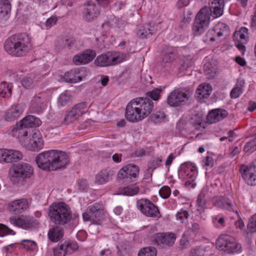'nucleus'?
I'll return each instance as SVG.
<instances>
[{
  "label": "nucleus",
  "instance_id": "1",
  "mask_svg": "<svg viewBox=\"0 0 256 256\" xmlns=\"http://www.w3.org/2000/svg\"><path fill=\"white\" fill-rule=\"evenodd\" d=\"M224 6V0H209V7L202 8L196 16L192 31L196 36L204 32L208 27L210 16L217 18L223 14Z\"/></svg>",
  "mask_w": 256,
  "mask_h": 256
},
{
  "label": "nucleus",
  "instance_id": "2",
  "mask_svg": "<svg viewBox=\"0 0 256 256\" xmlns=\"http://www.w3.org/2000/svg\"><path fill=\"white\" fill-rule=\"evenodd\" d=\"M38 168L44 170H55L65 168L69 162L66 154L58 150H50L38 154L35 160Z\"/></svg>",
  "mask_w": 256,
  "mask_h": 256
},
{
  "label": "nucleus",
  "instance_id": "3",
  "mask_svg": "<svg viewBox=\"0 0 256 256\" xmlns=\"http://www.w3.org/2000/svg\"><path fill=\"white\" fill-rule=\"evenodd\" d=\"M154 108V103L148 98L139 97L132 100L126 109V118L134 122L142 120L148 116Z\"/></svg>",
  "mask_w": 256,
  "mask_h": 256
},
{
  "label": "nucleus",
  "instance_id": "4",
  "mask_svg": "<svg viewBox=\"0 0 256 256\" xmlns=\"http://www.w3.org/2000/svg\"><path fill=\"white\" fill-rule=\"evenodd\" d=\"M30 38L26 33L14 34L4 42L6 51L14 56H22L26 54L31 48Z\"/></svg>",
  "mask_w": 256,
  "mask_h": 256
},
{
  "label": "nucleus",
  "instance_id": "5",
  "mask_svg": "<svg viewBox=\"0 0 256 256\" xmlns=\"http://www.w3.org/2000/svg\"><path fill=\"white\" fill-rule=\"evenodd\" d=\"M48 215L57 225H64L72 219V212L68 205L63 202L52 204L49 208Z\"/></svg>",
  "mask_w": 256,
  "mask_h": 256
},
{
  "label": "nucleus",
  "instance_id": "6",
  "mask_svg": "<svg viewBox=\"0 0 256 256\" xmlns=\"http://www.w3.org/2000/svg\"><path fill=\"white\" fill-rule=\"evenodd\" d=\"M12 170L10 180L14 184L18 186L24 185L27 180L30 178L34 173L32 166L24 162L14 165Z\"/></svg>",
  "mask_w": 256,
  "mask_h": 256
},
{
  "label": "nucleus",
  "instance_id": "7",
  "mask_svg": "<svg viewBox=\"0 0 256 256\" xmlns=\"http://www.w3.org/2000/svg\"><path fill=\"white\" fill-rule=\"evenodd\" d=\"M126 55L118 52H108L98 56L94 64L98 66H108L120 63L124 60Z\"/></svg>",
  "mask_w": 256,
  "mask_h": 256
},
{
  "label": "nucleus",
  "instance_id": "8",
  "mask_svg": "<svg viewBox=\"0 0 256 256\" xmlns=\"http://www.w3.org/2000/svg\"><path fill=\"white\" fill-rule=\"evenodd\" d=\"M216 246L220 250H224L228 253L237 252L240 248L234 238L228 234L220 235L216 240Z\"/></svg>",
  "mask_w": 256,
  "mask_h": 256
},
{
  "label": "nucleus",
  "instance_id": "9",
  "mask_svg": "<svg viewBox=\"0 0 256 256\" xmlns=\"http://www.w3.org/2000/svg\"><path fill=\"white\" fill-rule=\"evenodd\" d=\"M104 215L103 206L102 204L95 203L90 206L86 212L82 214V218L84 222H90L93 224H100L99 221Z\"/></svg>",
  "mask_w": 256,
  "mask_h": 256
},
{
  "label": "nucleus",
  "instance_id": "10",
  "mask_svg": "<svg viewBox=\"0 0 256 256\" xmlns=\"http://www.w3.org/2000/svg\"><path fill=\"white\" fill-rule=\"evenodd\" d=\"M139 172L138 166L129 164L122 168L118 174V178L126 182H135Z\"/></svg>",
  "mask_w": 256,
  "mask_h": 256
},
{
  "label": "nucleus",
  "instance_id": "11",
  "mask_svg": "<svg viewBox=\"0 0 256 256\" xmlns=\"http://www.w3.org/2000/svg\"><path fill=\"white\" fill-rule=\"evenodd\" d=\"M138 208L146 216L159 218L161 216L158 208L150 200L141 199L137 201Z\"/></svg>",
  "mask_w": 256,
  "mask_h": 256
},
{
  "label": "nucleus",
  "instance_id": "12",
  "mask_svg": "<svg viewBox=\"0 0 256 256\" xmlns=\"http://www.w3.org/2000/svg\"><path fill=\"white\" fill-rule=\"evenodd\" d=\"M176 236L174 233H157L153 236L154 244L161 247L172 246L175 242Z\"/></svg>",
  "mask_w": 256,
  "mask_h": 256
},
{
  "label": "nucleus",
  "instance_id": "13",
  "mask_svg": "<svg viewBox=\"0 0 256 256\" xmlns=\"http://www.w3.org/2000/svg\"><path fill=\"white\" fill-rule=\"evenodd\" d=\"M189 99L188 94L176 90L172 92L167 98V103L172 106H178L184 104Z\"/></svg>",
  "mask_w": 256,
  "mask_h": 256
},
{
  "label": "nucleus",
  "instance_id": "14",
  "mask_svg": "<svg viewBox=\"0 0 256 256\" xmlns=\"http://www.w3.org/2000/svg\"><path fill=\"white\" fill-rule=\"evenodd\" d=\"M10 222L14 226L26 230L38 224V221L34 218L26 216H22L18 218L12 217L10 218Z\"/></svg>",
  "mask_w": 256,
  "mask_h": 256
},
{
  "label": "nucleus",
  "instance_id": "15",
  "mask_svg": "<svg viewBox=\"0 0 256 256\" xmlns=\"http://www.w3.org/2000/svg\"><path fill=\"white\" fill-rule=\"evenodd\" d=\"M240 172L244 180L250 186L256 185V166L242 165Z\"/></svg>",
  "mask_w": 256,
  "mask_h": 256
},
{
  "label": "nucleus",
  "instance_id": "16",
  "mask_svg": "<svg viewBox=\"0 0 256 256\" xmlns=\"http://www.w3.org/2000/svg\"><path fill=\"white\" fill-rule=\"evenodd\" d=\"M46 100L44 93L36 94L30 102V110L32 112L40 114L46 108Z\"/></svg>",
  "mask_w": 256,
  "mask_h": 256
},
{
  "label": "nucleus",
  "instance_id": "17",
  "mask_svg": "<svg viewBox=\"0 0 256 256\" xmlns=\"http://www.w3.org/2000/svg\"><path fill=\"white\" fill-rule=\"evenodd\" d=\"M28 207V203L26 198H22L12 202L8 205L7 208L9 212L14 214H20Z\"/></svg>",
  "mask_w": 256,
  "mask_h": 256
},
{
  "label": "nucleus",
  "instance_id": "18",
  "mask_svg": "<svg viewBox=\"0 0 256 256\" xmlns=\"http://www.w3.org/2000/svg\"><path fill=\"white\" fill-rule=\"evenodd\" d=\"M24 109V105L23 104H16L13 105L6 112V120L8 122L14 120L22 113Z\"/></svg>",
  "mask_w": 256,
  "mask_h": 256
},
{
  "label": "nucleus",
  "instance_id": "19",
  "mask_svg": "<svg viewBox=\"0 0 256 256\" xmlns=\"http://www.w3.org/2000/svg\"><path fill=\"white\" fill-rule=\"evenodd\" d=\"M228 114V113L225 110L215 109L208 113L207 120L210 124L215 123L226 118Z\"/></svg>",
  "mask_w": 256,
  "mask_h": 256
},
{
  "label": "nucleus",
  "instance_id": "20",
  "mask_svg": "<svg viewBox=\"0 0 256 256\" xmlns=\"http://www.w3.org/2000/svg\"><path fill=\"white\" fill-rule=\"evenodd\" d=\"M212 203L216 207L228 210H233V204L230 200L222 196H214L212 199Z\"/></svg>",
  "mask_w": 256,
  "mask_h": 256
},
{
  "label": "nucleus",
  "instance_id": "21",
  "mask_svg": "<svg viewBox=\"0 0 256 256\" xmlns=\"http://www.w3.org/2000/svg\"><path fill=\"white\" fill-rule=\"evenodd\" d=\"M176 56V50L172 48H168L164 50L162 52V67H166L174 62Z\"/></svg>",
  "mask_w": 256,
  "mask_h": 256
},
{
  "label": "nucleus",
  "instance_id": "22",
  "mask_svg": "<svg viewBox=\"0 0 256 256\" xmlns=\"http://www.w3.org/2000/svg\"><path fill=\"white\" fill-rule=\"evenodd\" d=\"M80 73V70L79 68L72 70L64 74V78L67 82L76 83L82 80V76Z\"/></svg>",
  "mask_w": 256,
  "mask_h": 256
},
{
  "label": "nucleus",
  "instance_id": "23",
  "mask_svg": "<svg viewBox=\"0 0 256 256\" xmlns=\"http://www.w3.org/2000/svg\"><path fill=\"white\" fill-rule=\"evenodd\" d=\"M31 149L34 151L41 150L44 146V141L39 131L34 132L30 138Z\"/></svg>",
  "mask_w": 256,
  "mask_h": 256
},
{
  "label": "nucleus",
  "instance_id": "24",
  "mask_svg": "<svg viewBox=\"0 0 256 256\" xmlns=\"http://www.w3.org/2000/svg\"><path fill=\"white\" fill-rule=\"evenodd\" d=\"M212 91V88L210 84H202L196 90V96L200 100L207 98L210 96Z\"/></svg>",
  "mask_w": 256,
  "mask_h": 256
},
{
  "label": "nucleus",
  "instance_id": "25",
  "mask_svg": "<svg viewBox=\"0 0 256 256\" xmlns=\"http://www.w3.org/2000/svg\"><path fill=\"white\" fill-rule=\"evenodd\" d=\"M84 18L90 21L100 14V11L96 6L88 2L87 7L84 10Z\"/></svg>",
  "mask_w": 256,
  "mask_h": 256
},
{
  "label": "nucleus",
  "instance_id": "26",
  "mask_svg": "<svg viewBox=\"0 0 256 256\" xmlns=\"http://www.w3.org/2000/svg\"><path fill=\"white\" fill-rule=\"evenodd\" d=\"M63 228L58 226L50 228L48 232L49 239L53 242H58L63 237Z\"/></svg>",
  "mask_w": 256,
  "mask_h": 256
},
{
  "label": "nucleus",
  "instance_id": "27",
  "mask_svg": "<svg viewBox=\"0 0 256 256\" xmlns=\"http://www.w3.org/2000/svg\"><path fill=\"white\" fill-rule=\"evenodd\" d=\"M112 176L111 170L106 169L101 170L96 176V182L100 184H104L108 182Z\"/></svg>",
  "mask_w": 256,
  "mask_h": 256
},
{
  "label": "nucleus",
  "instance_id": "28",
  "mask_svg": "<svg viewBox=\"0 0 256 256\" xmlns=\"http://www.w3.org/2000/svg\"><path fill=\"white\" fill-rule=\"evenodd\" d=\"M21 84L25 88H31L37 84L38 80L36 76L32 74L24 77L21 80Z\"/></svg>",
  "mask_w": 256,
  "mask_h": 256
},
{
  "label": "nucleus",
  "instance_id": "29",
  "mask_svg": "<svg viewBox=\"0 0 256 256\" xmlns=\"http://www.w3.org/2000/svg\"><path fill=\"white\" fill-rule=\"evenodd\" d=\"M248 36V29L242 27L238 30L236 31L233 34V40L238 42H244Z\"/></svg>",
  "mask_w": 256,
  "mask_h": 256
},
{
  "label": "nucleus",
  "instance_id": "30",
  "mask_svg": "<svg viewBox=\"0 0 256 256\" xmlns=\"http://www.w3.org/2000/svg\"><path fill=\"white\" fill-rule=\"evenodd\" d=\"M7 163L16 162L22 158V154L19 150L7 149Z\"/></svg>",
  "mask_w": 256,
  "mask_h": 256
},
{
  "label": "nucleus",
  "instance_id": "31",
  "mask_svg": "<svg viewBox=\"0 0 256 256\" xmlns=\"http://www.w3.org/2000/svg\"><path fill=\"white\" fill-rule=\"evenodd\" d=\"M154 32V30L151 28V26L149 24H146L143 26L139 27L138 32V34L142 38H146L151 36Z\"/></svg>",
  "mask_w": 256,
  "mask_h": 256
},
{
  "label": "nucleus",
  "instance_id": "32",
  "mask_svg": "<svg viewBox=\"0 0 256 256\" xmlns=\"http://www.w3.org/2000/svg\"><path fill=\"white\" fill-rule=\"evenodd\" d=\"M34 116H28L24 118L18 123L16 124V126L24 127V128H29L34 126Z\"/></svg>",
  "mask_w": 256,
  "mask_h": 256
},
{
  "label": "nucleus",
  "instance_id": "33",
  "mask_svg": "<svg viewBox=\"0 0 256 256\" xmlns=\"http://www.w3.org/2000/svg\"><path fill=\"white\" fill-rule=\"evenodd\" d=\"M244 80L238 81V84L234 88L230 93V97L232 98H236L240 96L242 92V88L244 86Z\"/></svg>",
  "mask_w": 256,
  "mask_h": 256
},
{
  "label": "nucleus",
  "instance_id": "34",
  "mask_svg": "<svg viewBox=\"0 0 256 256\" xmlns=\"http://www.w3.org/2000/svg\"><path fill=\"white\" fill-rule=\"evenodd\" d=\"M206 200L205 194L204 192H201L198 196L196 202V206H198V211L200 214L204 212L206 208Z\"/></svg>",
  "mask_w": 256,
  "mask_h": 256
},
{
  "label": "nucleus",
  "instance_id": "35",
  "mask_svg": "<svg viewBox=\"0 0 256 256\" xmlns=\"http://www.w3.org/2000/svg\"><path fill=\"white\" fill-rule=\"evenodd\" d=\"M216 30L218 31L217 37L220 38L222 36H228L229 34L230 29L226 24L222 22H218L216 25Z\"/></svg>",
  "mask_w": 256,
  "mask_h": 256
},
{
  "label": "nucleus",
  "instance_id": "36",
  "mask_svg": "<svg viewBox=\"0 0 256 256\" xmlns=\"http://www.w3.org/2000/svg\"><path fill=\"white\" fill-rule=\"evenodd\" d=\"M86 108V104L85 102H82L76 104L72 108V111L79 118L83 114L85 113Z\"/></svg>",
  "mask_w": 256,
  "mask_h": 256
},
{
  "label": "nucleus",
  "instance_id": "37",
  "mask_svg": "<svg viewBox=\"0 0 256 256\" xmlns=\"http://www.w3.org/2000/svg\"><path fill=\"white\" fill-rule=\"evenodd\" d=\"M0 95L3 98H9L12 95V86L6 84V82H2L0 84Z\"/></svg>",
  "mask_w": 256,
  "mask_h": 256
},
{
  "label": "nucleus",
  "instance_id": "38",
  "mask_svg": "<svg viewBox=\"0 0 256 256\" xmlns=\"http://www.w3.org/2000/svg\"><path fill=\"white\" fill-rule=\"evenodd\" d=\"M71 103L70 96L62 93L58 98V107H62L69 105Z\"/></svg>",
  "mask_w": 256,
  "mask_h": 256
},
{
  "label": "nucleus",
  "instance_id": "39",
  "mask_svg": "<svg viewBox=\"0 0 256 256\" xmlns=\"http://www.w3.org/2000/svg\"><path fill=\"white\" fill-rule=\"evenodd\" d=\"M157 251L156 248L152 246L144 248L140 250L138 256H156Z\"/></svg>",
  "mask_w": 256,
  "mask_h": 256
},
{
  "label": "nucleus",
  "instance_id": "40",
  "mask_svg": "<svg viewBox=\"0 0 256 256\" xmlns=\"http://www.w3.org/2000/svg\"><path fill=\"white\" fill-rule=\"evenodd\" d=\"M62 245L63 246V248L66 252V254H72L78 248V245L76 242H65L64 244H62Z\"/></svg>",
  "mask_w": 256,
  "mask_h": 256
},
{
  "label": "nucleus",
  "instance_id": "41",
  "mask_svg": "<svg viewBox=\"0 0 256 256\" xmlns=\"http://www.w3.org/2000/svg\"><path fill=\"white\" fill-rule=\"evenodd\" d=\"M204 70L205 74L208 78H214L216 75V70L212 67L210 63H207L204 66Z\"/></svg>",
  "mask_w": 256,
  "mask_h": 256
},
{
  "label": "nucleus",
  "instance_id": "42",
  "mask_svg": "<svg viewBox=\"0 0 256 256\" xmlns=\"http://www.w3.org/2000/svg\"><path fill=\"white\" fill-rule=\"evenodd\" d=\"M20 244L23 247L29 250H34L36 246V244L34 241L30 240H23L21 241Z\"/></svg>",
  "mask_w": 256,
  "mask_h": 256
},
{
  "label": "nucleus",
  "instance_id": "43",
  "mask_svg": "<svg viewBox=\"0 0 256 256\" xmlns=\"http://www.w3.org/2000/svg\"><path fill=\"white\" fill-rule=\"evenodd\" d=\"M247 228L250 233L256 232V214L250 219Z\"/></svg>",
  "mask_w": 256,
  "mask_h": 256
},
{
  "label": "nucleus",
  "instance_id": "44",
  "mask_svg": "<svg viewBox=\"0 0 256 256\" xmlns=\"http://www.w3.org/2000/svg\"><path fill=\"white\" fill-rule=\"evenodd\" d=\"M139 188L136 186H128L124 188V194L126 196H133L138 193Z\"/></svg>",
  "mask_w": 256,
  "mask_h": 256
},
{
  "label": "nucleus",
  "instance_id": "45",
  "mask_svg": "<svg viewBox=\"0 0 256 256\" xmlns=\"http://www.w3.org/2000/svg\"><path fill=\"white\" fill-rule=\"evenodd\" d=\"M255 150H256V137L247 142L244 148V151L245 152H254Z\"/></svg>",
  "mask_w": 256,
  "mask_h": 256
},
{
  "label": "nucleus",
  "instance_id": "46",
  "mask_svg": "<svg viewBox=\"0 0 256 256\" xmlns=\"http://www.w3.org/2000/svg\"><path fill=\"white\" fill-rule=\"evenodd\" d=\"M206 252L205 248L202 246H196L190 251L192 256H204Z\"/></svg>",
  "mask_w": 256,
  "mask_h": 256
},
{
  "label": "nucleus",
  "instance_id": "47",
  "mask_svg": "<svg viewBox=\"0 0 256 256\" xmlns=\"http://www.w3.org/2000/svg\"><path fill=\"white\" fill-rule=\"evenodd\" d=\"M166 117V115L164 112H158L155 114H153L150 118L152 122L155 123L160 122L163 120Z\"/></svg>",
  "mask_w": 256,
  "mask_h": 256
},
{
  "label": "nucleus",
  "instance_id": "48",
  "mask_svg": "<svg viewBox=\"0 0 256 256\" xmlns=\"http://www.w3.org/2000/svg\"><path fill=\"white\" fill-rule=\"evenodd\" d=\"M162 90L159 88H156L151 92L146 93V95L154 100H158L160 98V93Z\"/></svg>",
  "mask_w": 256,
  "mask_h": 256
},
{
  "label": "nucleus",
  "instance_id": "49",
  "mask_svg": "<svg viewBox=\"0 0 256 256\" xmlns=\"http://www.w3.org/2000/svg\"><path fill=\"white\" fill-rule=\"evenodd\" d=\"M86 59L82 53L80 54L74 56L73 62L76 65L86 64H88V61H86Z\"/></svg>",
  "mask_w": 256,
  "mask_h": 256
},
{
  "label": "nucleus",
  "instance_id": "50",
  "mask_svg": "<svg viewBox=\"0 0 256 256\" xmlns=\"http://www.w3.org/2000/svg\"><path fill=\"white\" fill-rule=\"evenodd\" d=\"M78 118V117L71 110L66 115L64 120L66 124H68L76 120Z\"/></svg>",
  "mask_w": 256,
  "mask_h": 256
},
{
  "label": "nucleus",
  "instance_id": "51",
  "mask_svg": "<svg viewBox=\"0 0 256 256\" xmlns=\"http://www.w3.org/2000/svg\"><path fill=\"white\" fill-rule=\"evenodd\" d=\"M82 54L86 58V60L88 61V64L92 61L96 56L95 51L90 49L85 50Z\"/></svg>",
  "mask_w": 256,
  "mask_h": 256
},
{
  "label": "nucleus",
  "instance_id": "52",
  "mask_svg": "<svg viewBox=\"0 0 256 256\" xmlns=\"http://www.w3.org/2000/svg\"><path fill=\"white\" fill-rule=\"evenodd\" d=\"M13 230L8 228L6 226L0 224V236H4L8 234H14Z\"/></svg>",
  "mask_w": 256,
  "mask_h": 256
},
{
  "label": "nucleus",
  "instance_id": "53",
  "mask_svg": "<svg viewBox=\"0 0 256 256\" xmlns=\"http://www.w3.org/2000/svg\"><path fill=\"white\" fill-rule=\"evenodd\" d=\"M170 193V189L168 186H164L159 190L160 196L164 199L168 198Z\"/></svg>",
  "mask_w": 256,
  "mask_h": 256
},
{
  "label": "nucleus",
  "instance_id": "54",
  "mask_svg": "<svg viewBox=\"0 0 256 256\" xmlns=\"http://www.w3.org/2000/svg\"><path fill=\"white\" fill-rule=\"evenodd\" d=\"M3 6L1 7L0 13L8 14L11 10V4L8 0H2Z\"/></svg>",
  "mask_w": 256,
  "mask_h": 256
},
{
  "label": "nucleus",
  "instance_id": "55",
  "mask_svg": "<svg viewBox=\"0 0 256 256\" xmlns=\"http://www.w3.org/2000/svg\"><path fill=\"white\" fill-rule=\"evenodd\" d=\"M28 128H24V127H18L16 126V124L14 126L12 130L18 132V137L22 138L28 135V132L27 130Z\"/></svg>",
  "mask_w": 256,
  "mask_h": 256
},
{
  "label": "nucleus",
  "instance_id": "56",
  "mask_svg": "<svg viewBox=\"0 0 256 256\" xmlns=\"http://www.w3.org/2000/svg\"><path fill=\"white\" fill-rule=\"evenodd\" d=\"M54 254V256H65L66 252L63 248L62 244L58 245L57 247L53 249Z\"/></svg>",
  "mask_w": 256,
  "mask_h": 256
},
{
  "label": "nucleus",
  "instance_id": "57",
  "mask_svg": "<svg viewBox=\"0 0 256 256\" xmlns=\"http://www.w3.org/2000/svg\"><path fill=\"white\" fill-rule=\"evenodd\" d=\"M202 118L198 114H196L190 118V122L195 126L201 125Z\"/></svg>",
  "mask_w": 256,
  "mask_h": 256
},
{
  "label": "nucleus",
  "instance_id": "58",
  "mask_svg": "<svg viewBox=\"0 0 256 256\" xmlns=\"http://www.w3.org/2000/svg\"><path fill=\"white\" fill-rule=\"evenodd\" d=\"M189 216V214L186 210H182L176 214V217L178 220H179L180 222H183L184 218H188Z\"/></svg>",
  "mask_w": 256,
  "mask_h": 256
},
{
  "label": "nucleus",
  "instance_id": "59",
  "mask_svg": "<svg viewBox=\"0 0 256 256\" xmlns=\"http://www.w3.org/2000/svg\"><path fill=\"white\" fill-rule=\"evenodd\" d=\"M162 161V160L161 158H154L150 164V165L148 166L149 169H152V170L155 169L157 166H158L160 165Z\"/></svg>",
  "mask_w": 256,
  "mask_h": 256
},
{
  "label": "nucleus",
  "instance_id": "60",
  "mask_svg": "<svg viewBox=\"0 0 256 256\" xmlns=\"http://www.w3.org/2000/svg\"><path fill=\"white\" fill-rule=\"evenodd\" d=\"M58 19L56 16H51L48 18L46 22V26L48 28H51L56 24Z\"/></svg>",
  "mask_w": 256,
  "mask_h": 256
},
{
  "label": "nucleus",
  "instance_id": "61",
  "mask_svg": "<svg viewBox=\"0 0 256 256\" xmlns=\"http://www.w3.org/2000/svg\"><path fill=\"white\" fill-rule=\"evenodd\" d=\"M7 149H0V162L7 163Z\"/></svg>",
  "mask_w": 256,
  "mask_h": 256
},
{
  "label": "nucleus",
  "instance_id": "62",
  "mask_svg": "<svg viewBox=\"0 0 256 256\" xmlns=\"http://www.w3.org/2000/svg\"><path fill=\"white\" fill-rule=\"evenodd\" d=\"M192 14V12L190 11H188L186 14L184 12V13L183 17L181 20V22L184 24L189 23L192 20V18L190 16Z\"/></svg>",
  "mask_w": 256,
  "mask_h": 256
},
{
  "label": "nucleus",
  "instance_id": "63",
  "mask_svg": "<svg viewBox=\"0 0 256 256\" xmlns=\"http://www.w3.org/2000/svg\"><path fill=\"white\" fill-rule=\"evenodd\" d=\"M214 32L210 29L208 30V32L206 34V39L204 40L206 42L210 40V42H214L216 40L214 36Z\"/></svg>",
  "mask_w": 256,
  "mask_h": 256
},
{
  "label": "nucleus",
  "instance_id": "64",
  "mask_svg": "<svg viewBox=\"0 0 256 256\" xmlns=\"http://www.w3.org/2000/svg\"><path fill=\"white\" fill-rule=\"evenodd\" d=\"M189 4L188 0H178L176 2V8L179 9L184 6H187Z\"/></svg>",
  "mask_w": 256,
  "mask_h": 256
}]
</instances>
